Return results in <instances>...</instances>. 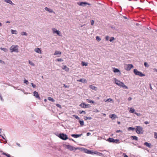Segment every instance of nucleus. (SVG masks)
<instances>
[{
  "label": "nucleus",
  "instance_id": "nucleus-1",
  "mask_svg": "<svg viewBox=\"0 0 157 157\" xmlns=\"http://www.w3.org/2000/svg\"><path fill=\"white\" fill-rule=\"evenodd\" d=\"M114 80L115 83L118 86H119L121 87H123V88L124 89H128V87H127V86L125 85L123 82H121L120 81L118 80L116 78H114Z\"/></svg>",
  "mask_w": 157,
  "mask_h": 157
},
{
  "label": "nucleus",
  "instance_id": "nucleus-2",
  "mask_svg": "<svg viewBox=\"0 0 157 157\" xmlns=\"http://www.w3.org/2000/svg\"><path fill=\"white\" fill-rule=\"evenodd\" d=\"M18 45H12L10 48V50L11 52H18Z\"/></svg>",
  "mask_w": 157,
  "mask_h": 157
},
{
  "label": "nucleus",
  "instance_id": "nucleus-3",
  "mask_svg": "<svg viewBox=\"0 0 157 157\" xmlns=\"http://www.w3.org/2000/svg\"><path fill=\"white\" fill-rule=\"evenodd\" d=\"M136 131L138 134H143L144 131L143 128L140 126H136Z\"/></svg>",
  "mask_w": 157,
  "mask_h": 157
},
{
  "label": "nucleus",
  "instance_id": "nucleus-4",
  "mask_svg": "<svg viewBox=\"0 0 157 157\" xmlns=\"http://www.w3.org/2000/svg\"><path fill=\"white\" fill-rule=\"evenodd\" d=\"M133 72L136 75H138L140 77H143L145 76L144 74L138 71L136 69L134 70Z\"/></svg>",
  "mask_w": 157,
  "mask_h": 157
},
{
  "label": "nucleus",
  "instance_id": "nucleus-5",
  "mask_svg": "<svg viewBox=\"0 0 157 157\" xmlns=\"http://www.w3.org/2000/svg\"><path fill=\"white\" fill-rule=\"evenodd\" d=\"M107 141H108L109 142L117 144L120 143L119 140H114L113 138H109L107 139Z\"/></svg>",
  "mask_w": 157,
  "mask_h": 157
},
{
  "label": "nucleus",
  "instance_id": "nucleus-6",
  "mask_svg": "<svg viewBox=\"0 0 157 157\" xmlns=\"http://www.w3.org/2000/svg\"><path fill=\"white\" fill-rule=\"evenodd\" d=\"M59 138L63 140H66L68 139L67 136L63 133H60L59 136Z\"/></svg>",
  "mask_w": 157,
  "mask_h": 157
},
{
  "label": "nucleus",
  "instance_id": "nucleus-7",
  "mask_svg": "<svg viewBox=\"0 0 157 157\" xmlns=\"http://www.w3.org/2000/svg\"><path fill=\"white\" fill-rule=\"evenodd\" d=\"M124 69L127 71H130L131 69L133 67V66L132 64H126L124 65Z\"/></svg>",
  "mask_w": 157,
  "mask_h": 157
},
{
  "label": "nucleus",
  "instance_id": "nucleus-8",
  "mask_svg": "<svg viewBox=\"0 0 157 157\" xmlns=\"http://www.w3.org/2000/svg\"><path fill=\"white\" fill-rule=\"evenodd\" d=\"M78 5L83 7L85 6L86 5H90V4L86 2H78L77 3Z\"/></svg>",
  "mask_w": 157,
  "mask_h": 157
},
{
  "label": "nucleus",
  "instance_id": "nucleus-9",
  "mask_svg": "<svg viewBox=\"0 0 157 157\" xmlns=\"http://www.w3.org/2000/svg\"><path fill=\"white\" fill-rule=\"evenodd\" d=\"M52 30L53 33H56L59 36H62V35L60 34V32L59 30H57L56 29L53 28Z\"/></svg>",
  "mask_w": 157,
  "mask_h": 157
},
{
  "label": "nucleus",
  "instance_id": "nucleus-10",
  "mask_svg": "<svg viewBox=\"0 0 157 157\" xmlns=\"http://www.w3.org/2000/svg\"><path fill=\"white\" fill-rule=\"evenodd\" d=\"M66 148L71 151H72L74 150V149H77L76 148H75L74 147L69 145H66Z\"/></svg>",
  "mask_w": 157,
  "mask_h": 157
},
{
  "label": "nucleus",
  "instance_id": "nucleus-11",
  "mask_svg": "<svg viewBox=\"0 0 157 157\" xmlns=\"http://www.w3.org/2000/svg\"><path fill=\"white\" fill-rule=\"evenodd\" d=\"M79 105L82 108H86L88 107V106L89 105V104L86 105L84 103H81Z\"/></svg>",
  "mask_w": 157,
  "mask_h": 157
},
{
  "label": "nucleus",
  "instance_id": "nucleus-12",
  "mask_svg": "<svg viewBox=\"0 0 157 157\" xmlns=\"http://www.w3.org/2000/svg\"><path fill=\"white\" fill-rule=\"evenodd\" d=\"M84 152L86 153L90 154H94V152L88 150L86 149L84 150Z\"/></svg>",
  "mask_w": 157,
  "mask_h": 157
},
{
  "label": "nucleus",
  "instance_id": "nucleus-13",
  "mask_svg": "<svg viewBox=\"0 0 157 157\" xmlns=\"http://www.w3.org/2000/svg\"><path fill=\"white\" fill-rule=\"evenodd\" d=\"M34 51L35 52L39 54H41L42 53L41 50L39 48H36L35 49Z\"/></svg>",
  "mask_w": 157,
  "mask_h": 157
},
{
  "label": "nucleus",
  "instance_id": "nucleus-14",
  "mask_svg": "<svg viewBox=\"0 0 157 157\" xmlns=\"http://www.w3.org/2000/svg\"><path fill=\"white\" fill-rule=\"evenodd\" d=\"M34 96H35L36 98H38L39 99H40V98L39 96L38 93L36 91H34L33 92Z\"/></svg>",
  "mask_w": 157,
  "mask_h": 157
},
{
  "label": "nucleus",
  "instance_id": "nucleus-15",
  "mask_svg": "<svg viewBox=\"0 0 157 157\" xmlns=\"http://www.w3.org/2000/svg\"><path fill=\"white\" fill-rule=\"evenodd\" d=\"M82 135V134H79V135H78V134H72V135H71V136L74 138H77L78 137H79L80 136H81Z\"/></svg>",
  "mask_w": 157,
  "mask_h": 157
},
{
  "label": "nucleus",
  "instance_id": "nucleus-16",
  "mask_svg": "<svg viewBox=\"0 0 157 157\" xmlns=\"http://www.w3.org/2000/svg\"><path fill=\"white\" fill-rule=\"evenodd\" d=\"M94 154H96L100 156H103V154L102 153H100L96 151L94 152Z\"/></svg>",
  "mask_w": 157,
  "mask_h": 157
},
{
  "label": "nucleus",
  "instance_id": "nucleus-17",
  "mask_svg": "<svg viewBox=\"0 0 157 157\" xmlns=\"http://www.w3.org/2000/svg\"><path fill=\"white\" fill-rule=\"evenodd\" d=\"M4 1L7 3H8L10 4H11L12 5H14L15 4L13 3V2H12V1L10 0H4Z\"/></svg>",
  "mask_w": 157,
  "mask_h": 157
},
{
  "label": "nucleus",
  "instance_id": "nucleus-18",
  "mask_svg": "<svg viewBox=\"0 0 157 157\" xmlns=\"http://www.w3.org/2000/svg\"><path fill=\"white\" fill-rule=\"evenodd\" d=\"M144 145L148 147L151 148V145L150 143H149L147 142H146L144 143Z\"/></svg>",
  "mask_w": 157,
  "mask_h": 157
},
{
  "label": "nucleus",
  "instance_id": "nucleus-19",
  "mask_svg": "<svg viewBox=\"0 0 157 157\" xmlns=\"http://www.w3.org/2000/svg\"><path fill=\"white\" fill-rule=\"evenodd\" d=\"M45 10L49 12L50 13H52L53 12V10L51 9H50L47 7H46L44 8Z\"/></svg>",
  "mask_w": 157,
  "mask_h": 157
},
{
  "label": "nucleus",
  "instance_id": "nucleus-20",
  "mask_svg": "<svg viewBox=\"0 0 157 157\" xmlns=\"http://www.w3.org/2000/svg\"><path fill=\"white\" fill-rule=\"evenodd\" d=\"M62 69L63 70H64L66 71H69V69L66 66H63L62 67Z\"/></svg>",
  "mask_w": 157,
  "mask_h": 157
},
{
  "label": "nucleus",
  "instance_id": "nucleus-21",
  "mask_svg": "<svg viewBox=\"0 0 157 157\" xmlns=\"http://www.w3.org/2000/svg\"><path fill=\"white\" fill-rule=\"evenodd\" d=\"M113 71L114 73L118 72V73H119V74H121V72L119 69H118L116 68H113Z\"/></svg>",
  "mask_w": 157,
  "mask_h": 157
},
{
  "label": "nucleus",
  "instance_id": "nucleus-22",
  "mask_svg": "<svg viewBox=\"0 0 157 157\" xmlns=\"http://www.w3.org/2000/svg\"><path fill=\"white\" fill-rule=\"evenodd\" d=\"M77 81L78 82H81L83 83L86 82V79H84L83 78H81L79 80H78Z\"/></svg>",
  "mask_w": 157,
  "mask_h": 157
},
{
  "label": "nucleus",
  "instance_id": "nucleus-23",
  "mask_svg": "<svg viewBox=\"0 0 157 157\" xmlns=\"http://www.w3.org/2000/svg\"><path fill=\"white\" fill-rule=\"evenodd\" d=\"M89 87L92 89V90H97V87L94 86H93L92 85H90L89 86Z\"/></svg>",
  "mask_w": 157,
  "mask_h": 157
},
{
  "label": "nucleus",
  "instance_id": "nucleus-24",
  "mask_svg": "<svg viewBox=\"0 0 157 157\" xmlns=\"http://www.w3.org/2000/svg\"><path fill=\"white\" fill-rule=\"evenodd\" d=\"M109 117L111 118H113V119H114L117 117V116L114 114L110 115Z\"/></svg>",
  "mask_w": 157,
  "mask_h": 157
},
{
  "label": "nucleus",
  "instance_id": "nucleus-25",
  "mask_svg": "<svg viewBox=\"0 0 157 157\" xmlns=\"http://www.w3.org/2000/svg\"><path fill=\"white\" fill-rule=\"evenodd\" d=\"M61 54V53L60 52L57 51H56L54 55H58V54L60 55Z\"/></svg>",
  "mask_w": 157,
  "mask_h": 157
},
{
  "label": "nucleus",
  "instance_id": "nucleus-26",
  "mask_svg": "<svg viewBox=\"0 0 157 157\" xmlns=\"http://www.w3.org/2000/svg\"><path fill=\"white\" fill-rule=\"evenodd\" d=\"M131 138L132 140H138V137H137L136 136H131Z\"/></svg>",
  "mask_w": 157,
  "mask_h": 157
},
{
  "label": "nucleus",
  "instance_id": "nucleus-27",
  "mask_svg": "<svg viewBox=\"0 0 157 157\" xmlns=\"http://www.w3.org/2000/svg\"><path fill=\"white\" fill-rule=\"evenodd\" d=\"M11 32L12 34H17V31L16 30H13V29H11Z\"/></svg>",
  "mask_w": 157,
  "mask_h": 157
},
{
  "label": "nucleus",
  "instance_id": "nucleus-28",
  "mask_svg": "<svg viewBox=\"0 0 157 157\" xmlns=\"http://www.w3.org/2000/svg\"><path fill=\"white\" fill-rule=\"evenodd\" d=\"M104 101L105 102H111V101H112V102H113V100L110 98H109L106 100H104Z\"/></svg>",
  "mask_w": 157,
  "mask_h": 157
},
{
  "label": "nucleus",
  "instance_id": "nucleus-29",
  "mask_svg": "<svg viewBox=\"0 0 157 157\" xmlns=\"http://www.w3.org/2000/svg\"><path fill=\"white\" fill-rule=\"evenodd\" d=\"M0 49L4 51L5 52H8V50L7 49L5 48H0Z\"/></svg>",
  "mask_w": 157,
  "mask_h": 157
},
{
  "label": "nucleus",
  "instance_id": "nucleus-30",
  "mask_svg": "<svg viewBox=\"0 0 157 157\" xmlns=\"http://www.w3.org/2000/svg\"><path fill=\"white\" fill-rule=\"evenodd\" d=\"M48 100L51 101L52 102H54L55 101V100L52 98L50 97H49L48 98Z\"/></svg>",
  "mask_w": 157,
  "mask_h": 157
},
{
  "label": "nucleus",
  "instance_id": "nucleus-31",
  "mask_svg": "<svg viewBox=\"0 0 157 157\" xmlns=\"http://www.w3.org/2000/svg\"><path fill=\"white\" fill-rule=\"evenodd\" d=\"M2 154L3 155H6V156H7V157H11L10 155L8 154H7L6 153H5V152H3L2 153Z\"/></svg>",
  "mask_w": 157,
  "mask_h": 157
},
{
  "label": "nucleus",
  "instance_id": "nucleus-32",
  "mask_svg": "<svg viewBox=\"0 0 157 157\" xmlns=\"http://www.w3.org/2000/svg\"><path fill=\"white\" fill-rule=\"evenodd\" d=\"M135 111V109H134L131 108L129 110V112L131 113H134Z\"/></svg>",
  "mask_w": 157,
  "mask_h": 157
},
{
  "label": "nucleus",
  "instance_id": "nucleus-33",
  "mask_svg": "<svg viewBox=\"0 0 157 157\" xmlns=\"http://www.w3.org/2000/svg\"><path fill=\"white\" fill-rule=\"evenodd\" d=\"M79 122L81 126H82L84 125V123L83 121H79Z\"/></svg>",
  "mask_w": 157,
  "mask_h": 157
},
{
  "label": "nucleus",
  "instance_id": "nucleus-34",
  "mask_svg": "<svg viewBox=\"0 0 157 157\" xmlns=\"http://www.w3.org/2000/svg\"><path fill=\"white\" fill-rule=\"evenodd\" d=\"M29 63L31 65L33 66H34L35 65V64L34 63L32 62L30 60H29Z\"/></svg>",
  "mask_w": 157,
  "mask_h": 157
},
{
  "label": "nucleus",
  "instance_id": "nucleus-35",
  "mask_svg": "<svg viewBox=\"0 0 157 157\" xmlns=\"http://www.w3.org/2000/svg\"><path fill=\"white\" fill-rule=\"evenodd\" d=\"M135 129V128H132V127H129L128 128V131L130 130H134Z\"/></svg>",
  "mask_w": 157,
  "mask_h": 157
},
{
  "label": "nucleus",
  "instance_id": "nucleus-36",
  "mask_svg": "<svg viewBox=\"0 0 157 157\" xmlns=\"http://www.w3.org/2000/svg\"><path fill=\"white\" fill-rule=\"evenodd\" d=\"M21 35L22 36L25 35V36H27L28 35L27 33H26L25 32H24L21 33Z\"/></svg>",
  "mask_w": 157,
  "mask_h": 157
},
{
  "label": "nucleus",
  "instance_id": "nucleus-37",
  "mask_svg": "<svg viewBox=\"0 0 157 157\" xmlns=\"http://www.w3.org/2000/svg\"><path fill=\"white\" fill-rule=\"evenodd\" d=\"M96 40L98 41H99L101 40V39L98 36H97L96 37Z\"/></svg>",
  "mask_w": 157,
  "mask_h": 157
},
{
  "label": "nucleus",
  "instance_id": "nucleus-38",
  "mask_svg": "<svg viewBox=\"0 0 157 157\" xmlns=\"http://www.w3.org/2000/svg\"><path fill=\"white\" fill-rule=\"evenodd\" d=\"M87 101L89 103H94V102L93 101L90 100L89 99H87Z\"/></svg>",
  "mask_w": 157,
  "mask_h": 157
},
{
  "label": "nucleus",
  "instance_id": "nucleus-39",
  "mask_svg": "<svg viewBox=\"0 0 157 157\" xmlns=\"http://www.w3.org/2000/svg\"><path fill=\"white\" fill-rule=\"evenodd\" d=\"M82 64L83 66H86L87 65V63L84 62H82Z\"/></svg>",
  "mask_w": 157,
  "mask_h": 157
},
{
  "label": "nucleus",
  "instance_id": "nucleus-40",
  "mask_svg": "<svg viewBox=\"0 0 157 157\" xmlns=\"http://www.w3.org/2000/svg\"><path fill=\"white\" fill-rule=\"evenodd\" d=\"M115 40V38L114 37H111L109 39V41L110 42H112L113 40Z\"/></svg>",
  "mask_w": 157,
  "mask_h": 157
},
{
  "label": "nucleus",
  "instance_id": "nucleus-41",
  "mask_svg": "<svg viewBox=\"0 0 157 157\" xmlns=\"http://www.w3.org/2000/svg\"><path fill=\"white\" fill-rule=\"evenodd\" d=\"M144 65L146 67H148L149 65L147 63L145 62L144 63Z\"/></svg>",
  "mask_w": 157,
  "mask_h": 157
},
{
  "label": "nucleus",
  "instance_id": "nucleus-42",
  "mask_svg": "<svg viewBox=\"0 0 157 157\" xmlns=\"http://www.w3.org/2000/svg\"><path fill=\"white\" fill-rule=\"evenodd\" d=\"M91 119L92 118L91 117H85L84 118L85 120H87V119L91 120Z\"/></svg>",
  "mask_w": 157,
  "mask_h": 157
},
{
  "label": "nucleus",
  "instance_id": "nucleus-43",
  "mask_svg": "<svg viewBox=\"0 0 157 157\" xmlns=\"http://www.w3.org/2000/svg\"><path fill=\"white\" fill-rule=\"evenodd\" d=\"M0 136H1L2 139L5 140V143H7V141L4 138V137L2 135H0Z\"/></svg>",
  "mask_w": 157,
  "mask_h": 157
},
{
  "label": "nucleus",
  "instance_id": "nucleus-44",
  "mask_svg": "<svg viewBox=\"0 0 157 157\" xmlns=\"http://www.w3.org/2000/svg\"><path fill=\"white\" fill-rule=\"evenodd\" d=\"M24 83H25L26 84H28L29 83L28 81L26 79H25L24 80Z\"/></svg>",
  "mask_w": 157,
  "mask_h": 157
},
{
  "label": "nucleus",
  "instance_id": "nucleus-45",
  "mask_svg": "<svg viewBox=\"0 0 157 157\" xmlns=\"http://www.w3.org/2000/svg\"><path fill=\"white\" fill-rule=\"evenodd\" d=\"M56 105L57 107H58L60 108H61V106L60 105L58 104H56Z\"/></svg>",
  "mask_w": 157,
  "mask_h": 157
},
{
  "label": "nucleus",
  "instance_id": "nucleus-46",
  "mask_svg": "<svg viewBox=\"0 0 157 157\" xmlns=\"http://www.w3.org/2000/svg\"><path fill=\"white\" fill-rule=\"evenodd\" d=\"M154 137L155 138L157 139V133L156 132L154 133Z\"/></svg>",
  "mask_w": 157,
  "mask_h": 157
},
{
  "label": "nucleus",
  "instance_id": "nucleus-47",
  "mask_svg": "<svg viewBox=\"0 0 157 157\" xmlns=\"http://www.w3.org/2000/svg\"><path fill=\"white\" fill-rule=\"evenodd\" d=\"M105 39L106 41H108L109 39V36H106L105 37Z\"/></svg>",
  "mask_w": 157,
  "mask_h": 157
},
{
  "label": "nucleus",
  "instance_id": "nucleus-48",
  "mask_svg": "<svg viewBox=\"0 0 157 157\" xmlns=\"http://www.w3.org/2000/svg\"><path fill=\"white\" fill-rule=\"evenodd\" d=\"M79 113L80 114H82V113H84V114H86V112L85 111H79Z\"/></svg>",
  "mask_w": 157,
  "mask_h": 157
},
{
  "label": "nucleus",
  "instance_id": "nucleus-49",
  "mask_svg": "<svg viewBox=\"0 0 157 157\" xmlns=\"http://www.w3.org/2000/svg\"><path fill=\"white\" fill-rule=\"evenodd\" d=\"M57 60L58 61H63L62 59L61 58L57 59Z\"/></svg>",
  "mask_w": 157,
  "mask_h": 157
},
{
  "label": "nucleus",
  "instance_id": "nucleus-50",
  "mask_svg": "<svg viewBox=\"0 0 157 157\" xmlns=\"http://www.w3.org/2000/svg\"><path fill=\"white\" fill-rule=\"evenodd\" d=\"M32 85V86L34 88H35L36 87V85L34 84H33V83H31Z\"/></svg>",
  "mask_w": 157,
  "mask_h": 157
},
{
  "label": "nucleus",
  "instance_id": "nucleus-51",
  "mask_svg": "<svg viewBox=\"0 0 157 157\" xmlns=\"http://www.w3.org/2000/svg\"><path fill=\"white\" fill-rule=\"evenodd\" d=\"M90 23H91V25H93L94 24V21H93V20H91L90 21Z\"/></svg>",
  "mask_w": 157,
  "mask_h": 157
},
{
  "label": "nucleus",
  "instance_id": "nucleus-52",
  "mask_svg": "<svg viewBox=\"0 0 157 157\" xmlns=\"http://www.w3.org/2000/svg\"><path fill=\"white\" fill-rule=\"evenodd\" d=\"M123 156L124 157H128V156L125 153H123Z\"/></svg>",
  "mask_w": 157,
  "mask_h": 157
},
{
  "label": "nucleus",
  "instance_id": "nucleus-53",
  "mask_svg": "<svg viewBox=\"0 0 157 157\" xmlns=\"http://www.w3.org/2000/svg\"><path fill=\"white\" fill-rule=\"evenodd\" d=\"M74 116L75 117V118L77 119H78V120H79L80 118H79V117H78V116Z\"/></svg>",
  "mask_w": 157,
  "mask_h": 157
},
{
  "label": "nucleus",
  "instance_id": "nucleus-54",
  "mask_svg": "<svg viewBox=\"0 0 157 157\" xmlns=\"http://www.w3.org/2000/svg\"><path fill=\"white\" fill-rule=\"evenodd\" d=\"M63 87L65 88H68L69 86L65 85V84L63 85Z\"/></svg>",
  "mask_w": 157,
  "mask_h": 157
},
{
  "label": "nucleus",
  "instance_id": "nucleus-55",
  "mask_svg": "<svg viewBox=\"0 0 157 157\" xmlns=\"http://www.w3.org/2000/svg\"><path fill=\"white\" fill-rule=\"evenodd\" d=\"M135 114L138 116H140V113H138L136 112L135 113Z\"/></svg>",
  "mask_w": 157,
  "mask_h": 157
},
{
  "label": "nucleus",
  "instance_id": "nucleus-56",
  "mask_svg": "<svg viewBox=\"0 0 157 157\" xmlns=\"http://www.w3.org/2000/svg\"><path fill=\"white\" fill-rule=\"evenodd\" d=\"M91 134L90 133V132H87L86 134V136H89Z\"/></svg>",
  "mask_w": 157,
  "mask_h": 157
},
{
  "label": "nucleus",
  "instance_id": "nucleus-57",
  "mask_svg": "<svg viewBox=\"0 0 157 157\" xmlns=\"http://www.w3.org/2000/svg\"><path fill=\"white\" fill-rule=\"evenodd\" d=\"M132 99V98L129 97L128 98V101H130Z\"/></svg>",
  "mask_w": 157,
  "mask_h": 157
},
{
  "label": "nucleus",
  "instance_id": "nucleus-58",
  "mask_svg": "<svg viewBox=\"0 0 157 157\" xmlns=\"http://www.w3.org/2000/svg\"><path fill=\"white\" fill-rule=\"evenodd\" d=\"M149 123V122L148 121H145L144 122V124H148Z\"/></svg>",
  "mask_w": 157,
  "mask_h": 157
},
{
  "label": "nucleus",
  "instance_id": "nucleus-59",
  "mask_svg": "<svg viewBox=\"0 0 157 157\" xmlns=\"http://www.w3.org/2000/svg\"><path fill=\"white\" fill-rule=\"evenodd\" d=\"M153 70V71H156V72H157V69H156V68H154Z\"/></svg>",
  "mask_w": 157,
  "mask_h": 157
},
{
  "label": "nucleus",
  "instance_id": "nucleus-60",
  "mask_svg": "<svg viewBox=\"0 0 157 157\" xmlns=\"http://www.w3.org/2000/svg\"><path fill=\"white\" fill-rule=\"evenodd\" d=\"M0 62L1 63H2V62H3V63H4V62L2 60H0Z\"/></svg>",
  "mask_w": 157,
  "mask_h": 157
},
{
  "label": "nucleus",
  "instance_id": "nucleus-61",
  "mask_svg": "<svg viewBox=\"0 0 157 157\" xmlns=\"http://www.w3.org/2000/svg\"><path fill=\"white\" fill-rule=\"evenodd\" d=\"M6 23H10V22L9 21H7L6 22Z\"/></svg>",
  "mask_w": 157,
  "mask_h": 157
},
{
  "label": "nucleus",
  "instance_id": "nucleus-62",
  "mask_svg": "<svg viewBox=\"0 0 157 157\" xmlns=\"http://www.w3.org/2000/svg\"><path fill=\"white\" fill-rule=\"evenodd\" d=\"M120 131H121L120 130H117L116 132H119Z\"/></svg>",
  "mask_w": 157,
  "mask_h": 157
},
{
  "label": "nucleus",
  "instance_id": "nucleus-63",
  "mask_svg": "<svg viewBox=\"0 0 157 157\" xmlns=\"http://www.w3.org/2000/svg\"><path fill=\"white\" fill-rule=\"evenodd\" d=\"M2 26V24L1 22H0V26Z\"/></svg>",
  "mask_w": 157,
  "mask_h": 157
},
{
  "label": "nucleus",
  "instance_id": "nucleus-64",
  "mask_svg": "<svg viewBox=\"0 0 157 157\" xmlns=\"http://www.w3.org/2000/svg\"><path fill=\"white\" fill-rule=\"evenodd\" d=\"M150 89H151V90H152V87H151V86H150Z\"/></svg>",
  "mask_w": 157,
  "mask_h": 157
}]
</instances>
